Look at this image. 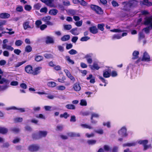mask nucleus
I'll return each instance as SVG.
<instances>
[{"label":"nucleus","mask_w":152,"mask_h":152,"mask_svg":"<svg viewBox=\"0 0 152 152\" xmlns=\"http://www.w3.org/2000/svg\"><path fill=\"white\" fill-rule=\"evenodd\" d=\"M144 24L145 25L150 24V26L143 29V30L146 33H149L151 28H152V18H145Z\"/></svg>","instance_id":"1"},{"label":"nucleus","mask_w":152,"mask_h":152,"mask_svg":"<svg viewBox=\"0 0 152 152\" xmlns=\"http://www.w3.org/2000/svg\"><path fill=\"white\" fill-rule=\"evenodd\" d=\"M48 133L47 131H40L39 132L38 134H33L32 135V137L34 139H39L42 137H46Z\"/></svg>","instance_id":"2"},{"label":"nucleus","mask_w":152,"mask_h":152,"mask_svg":"<svg viewBox=\"0 0 152 152\" xmlns=\"http://www.w3.org/2000/svg\"><path fill=\"white\" fill-rule=\"evenodd\" d=\"M134 1H125L122 3L123 8L122 9L124 10H129L131 7Z\"/></svg>","instance_id":"3"},{"label":"nucleus","mask_w":152,"mask_h":152,"mask_svg":"<svg viewBox=\"0 0 152 152\" xmlns=\"http://www.w3.org/2000/svg\"><path fill=\"white\" fill-rule=\"evenodd\" d=\"M39 148L37 145L33 144L29 145L28 147V150L30 151L34 152L38 151Z\"/></svg>","instance_id":"4"},{"label":"nucleus","mask_w":152,"mask_h":152,"mask_svg":"<svg viewBox=\"0 0 152 152\" xmlns=\"http://www.w3.org/2000/svg\"><path fill=\"white\" fill-rule=\"evenodd\" d=\"M51 19V17L49 16H47L42 18V20L45 22L46 24L48 25L52 26L53 25V23L50 21Z\"/></svg>","instance_id":"5"},{"label":"nucleus","mask_w":152,"mask_h":152,"mask_svg":"<svg viewBox=\"0 0 152 152\" xmlns=\"http://www.w3.org/2000/svg\"><path fill=\"white\" fill-rule=\"evenodd\" d=\"M93 56L92 53H89L86 55L85 58L86 59L87 62L88 64H91L92 62V57Z\"/></svg>","instance_id":"6"},{"label":"nucleus","mask_w":152,"mask_h":152,"mask_svg":"<svg viewBox=\"0 0 152 152\" xmlns=\"http://www.w3.org/2000/svg\"><path fill=\"white\" fill-rule=\"evenodd\" d=\"M126 132V129L125 127H124L119 131L118 133L119 135L122 136L126 137L127 135Z\"/></svg>","instance_id":"7"},{"label":"nucleus","mask_w":152,"mask_h":152,"mask_svg":"<svg viewBox=\"0 0 152 152\" xmlns=\"http://www.w3.org/2000/svg\"><path fill=\"white\" fill-rule=\"evenodd\" d=\"M6 109L7 110H18L20 111V112L21 113L25 111V109L24 108H18L15 106H12L9 107L7 108Z\"/></svg>","instance_id":"8"},{"label":"nucleus","mask_w":152,"mask_h":152,"mask_svg":"<svg viewBox=\"0 0 152 152\" xmlns=\"http://www.w3.org/2000/svg\"><path fill=\"white\" fill-rule=\"evenodd\" d=\"M25 71L28 74H32L33 71L32 67L30 65H27L25 68Z\"/></svg>","instance_id":"9"},{"label":"nucleus","mask_w":152,"mask_h":152,"mask_svg":"<svg viewBox=\"0 0 152 152\" xmlns=\"http://www.w3.org/2000/svg\"><path fill=\"white\" fill-rule=\"evenodd\" d=\"M150 57L148 53L146 52L143 53V57L142 60L145 61H150Z\"/></svg>","instance_id":"10"},{"label":"nucleus","mask_w":152,"mask_h":152,"mask_svg":"<svg viewBox=\"0 0 152 152\" xmlns=\"http://www.w3.org/2000/svg\"><path fill=\"white\" fill-rule=\"evenodd\" d=\"M90 32L94 34H96L98 32V29L96 26L91 27L89 28Z\"/></svg>","instance_id":"11"},{"label":"nucleus","mask_w":152,"mask_h":152,"mask_svg":"<svg viewBox=\"0 0 152 152\" xmlns=\"http://www.w3.org/2000/svg\"><path fill=\"white\" fill-rule=\"evenodd\" d=\"M45 42L47 44H53L54 43V41L52 37L47 36L46 38Z\"/></svg>","instance_id":"12"},{"label":"nucleus","mask_w":152,"mask_h":152,"mask_svg":"<svg viewBox=\"0 0 152 152\" xmlns=\"http://www.w3.org/2000/svg\"><path fill=\"white\" fill-rule=\"evenodd\" d=\"M42 69V67L40 66L37 67L35 69L34 71L33 70L31 74L35 75L39 74L40 73V71L39 70Z\"/></svg>","instance_id":"13"},{"label":"nucleus","mask_w":152,"mask_h":152,"mask_svg":"<svg viewBox=\"0 0 152 152\" xmlns=\"http://www.w3.org/2000/svg\"><path fill=\"white\" fill-rule=\"evenodd\" d=\"M29 21H26L23 22V26L24 30H26L28 28H31V26L29 25Z\"/></svg>","instance_id":"14"},{"label":"nucleus","mask_w":152,"mask_h":152,"mask_svg":"<svg viewBox=\"0 0 152 152\" xmlns=\"http://www.w3.org/2000/svg\"><path fill=\"white\" fill-rule=\"evenodd\" d=\"M10 16V14L7 13H2L0 14V18L2 19L8 18Z\"/></svg>","instance_id":"15"},{"label":"nucleus","mask_w":152,"mask_h":152,"mask_svg":"<svg viewBox=\"0 0 152 152\" xmlns=\"http://www.w3.org/2000/svg\"><path fill=\"white\" fill-rule=\"evenodd\" d=\"M68 135L72 137H80V134L79 133L71 132L68 133Z\"/></svg>","instance_id":"16"},{"label":"nucleus","mask_w":152,"mask_h":152,"mask_svg":"<svg viewBox=\"0 0 152 152\" xmlns=\"http://www.w3.org/2000/svg\"><path fill=\"white\" fill-rule=\"evenodd\" d=\"M73 88L76 91H79L81 89L79 83H76L73 85Z\"/></svg>","instance_id":"17"},{"label":"nucleus","mask_w":152,"mask_h":152,"mask_svg":"<svg viewBox=\"0 0 152 152\" xmlns=\"http://www.w3.org/2000/svg\"><path fill=\"white\" fill-rule=\"evenodd\" d=\"M2 48L3 49H6L11 51H12L14 50V48L11 46L7 45H3Z\"/></svg>","instance_id":"18"},{"label":"nucleus","mask_w":152,"mask_h":152,"mask_svg":"<svg viewBox=\"0 0 152 152\" xmlns=\"http://www.w3.org/2000/svg\"><path fill=\"white\" fill-rule=\"evenodd\" d=\"M90 67L92 69H96V70H98L100 68L98 64L95 62L93 63L92 65H90Z\"/></svg>","instance_id":"19"},{"label":"nucleus","mask_w":152,"mask_h":152,"mask_svg":"<svg viewBox=\"0 0 152 152\" xmlns=\"http://www.w3.org/2000/svg\"><path fill=\"white\" fill-rule=\"evenodd\" d=\"M58 12V11L57 10L55 9H53L50 10L49 11V13L51 15H55L57 14Z\"/></svg>","instance_id":"20"},{"label":"nucleus","mask_w":152,"mask_h":152,"mask_svg":"<svg viewBox=\"0 0 152 152\" xmlns=\"http://www.w3.org/2000/svg\"><path fill=\"white\" fill-rule=\"evenodd\" d=\"M70 32L73 35H76L79 34V33L77 31V28H72L70 31Z\"/></svg>","instance_id":"21"},{"label":"nucleus","mask_w":152,"mask_h":152,"mask_svg":"<svg viewBox=\"0 0 152 152\" xmlns=\"http://www.w3.org/2000/svg\"><path fill=\"white\" fill-rule=\"evenodd\" d=\"M70 38L69 35H66L64 36L61 38V40L62 41H65L68 40Z\"/></svg>","instance_id":"22"},{"label":"nucleus","mask_w":152,"mask_h":152,"mask_svg":"<svg viewBox=\"0 0 152 152\" xmlns=\"http://www.w3.org/2000/svg\"><path fill=\"white\" fill-rule=\"evenodd\" d=\"M80 126L83 128L91 129L93 128V127L91 125L87 124H80Z\"/></svg>","instance_id":"23"},{"label":"nucleus","mask_w":152,"mask_h":152,"mask_svg":"<svg viewBox=\"0 0 152 152\" xmlns=\"http://www.w3.org/2000/svg\"><path fill=\"white\" fill-rule=\"evenodd\" d=\"M8 132L7 129L2 127H0V133L2 134H5Z\"/></svg>","instance_id":"24"},{"label":"nucleus","mask_w":152,"mask_h":152,"mask_svg":"<svg viewBox=\"0 0 152 152\" xmlns=\"http://www.w3.org/2000/svg\"><path fill=\"white\" fill-rule=\"evenodd\" d=\"M139 52L138 51H134L132 53L133 57L132 58L133 59H137L138 57V55L139 54Z\"/></svg>","instance_id":"25"},{"label":"nucleus","mask_w":152,"mask_h":152,"mask_svg":"<svg viewBox=\"0 0 152 152\" xmlns=\"http://www.w3.org/2000/svg\"><path fill=\"white\" fill-rule=\"evenodd\" d=\"M121 38V35L120 34H115L112 37V39L113 40L119 39Z\"/></svg>","instance_id":"26"},{"label":"nucleus","mask_w":152,"mask_h":152,"mask_svg":"<svg viewBox=\"0 0 152 152\" xmlns=\"http://www.w3.org/2000/svg\"><path fill=\"white\" fill-rule=\"evenodd\" d=\"M65 107L68 109L70 110H74L75 108V106L72 104H68L66 105Z\"/></svg>","instance_id":"27"},{"label":"nucleus","mask_w":152,"mask_h":152,"mask_svg":"<svg viewBox=\"0 0 152 152\" xmlns=\"http://www.w3.org/2000/svg\"><path fill=\"white\" fill-rule=\"evenodd\" d=\"M48 86L50 87H54L56 86V83L54 82H50L47 83Z\"/></svg>","instance_id":"28"},{"label":"nucleus","mask_w":152,"mask_h":152,"mask_svg":"<svg viewBox=\"0 0 152 152\" xmlns=\"http://www.w3.org/2000/svg\"><path fill=\"white\" fill-rule=\"evenodd\" d=\"M96 142V140H90L87 141V143L89 145H94L95 144Z\"/></svg>","instance_id":"29"},{"label":"nucleus","mask_w":152,"mask_h":152,"mask_svg":"<svg viewBox=\"0 0 152 152\" xmlns=\"http://www.w3.org/2000/svg\"><path fill=\"white\" fill-rule=\"evenodd\" d=\"M143 4L148 6H149L152 5L151 2L148 1V0H143Z\"/></svg>","instance_id":"30"},{"label":"nucleus","mask_w":152,"mask_h":152,"mask_svg":"<svg viewBox=\"0 0 152 152\" xmlns=\"http://www.w3.org/2000/svg\"><path fill=\"white\" fill-rule=\"evenodd\" d=\"M43 59V57L41 56H37L35 57V60L38 62L40 61Z\"/></svg>","instance_id":"31"},{"label":"nucleus","mask_w":152,"mask_h":152,"mask_svg":"<svg viewBox=\"0 0 152 152\" xmlns=\"http://www.w3.org/2000/svg\"><path fill=\"white\" fill-rule=\"evenodd\" d=\"M26 61H25L21 62H18L17 64L15 65V66L16 68L19 67L20 66L25 63Z\"/></svg>","instance_id":"32"},{"label":"nucleus","mask_w":152,"mask_h":152,"mask_svg":"<svg viewBox=\"0 0 152 152\" xmlns=\"http://www.w3.org/2000/svg\"><path fill=\"white\" fill-rule=\"evenodd\" d=\"M136 144V143L134 142L130 143H127L126 144H124L123 145V146L124 147L125 146H133L135 145Z\"/></svg>","instance_id":"33"},{"label":"nucleus","mask_w":152,"mask_h":152,"mask_svg":"<svg viewBox=\"0 0 152 152\" xmlns=\"http://www.w3.org/2000/svg\"><path fill=\"white\" fill-rule=\"evenodd\" d=\"M148 143V141L147 140H140L138 141V143L140 144H142L143 146L146 145Z\"/></svg>","instance_id":"34"},{"label":"nucleus","mask_w":152,"mask_h":152,"mask_svg":"<svg viewBox=\"0 0 152 152\" xmlns=\"http://www.w3.org/2000/svg\"><path fill=\"white\" fill-rule=\"evenodd\" d=\"M32 49V48L30 45H27L25 48V50L26 52L29 53L31 51Z\"/></svg>","instance_id":"35"},{"label":"nucleus","mask_w":152,"mask_h":152,"mask_svg":"<svg viewBox=\"0 0 152 152\" xmlns=\"http://www.w3.org/2000/svg\"><path fill=\"white\" fill-rule=\"evenodd\" d=\"M66 59L69 62V63H71L72 64H74V62L70 58V57L68 56L66 57Z\"/></svg>","instance_id":"36"},{"label":"nucleus","mask_w":152,"mask_h":152,"mask_svg":"<svg viewBox=\"0 0 152 152\" xmlns=\"http://www.w3.org/2000/svg\"><path fill=\"white\" fill-rule=\"evenodd\" d=\"M95 11L96 13L99 14H102L103 13L102 9L99 7L98 8L96 9Z\"/></svg>","instance_id":"37"},{"label":"nucleus","mask_w":152,"mask_h":152,"mask_svg":"<svg viewBox=\"0 0 152 152\" xmlns=\"http://www.w3.org/2000/svg\"><path fill=\"white\" fill-rule=\"evenodd\" d=\"M69 116V115H68L67 113L65 112L63 114H61L60 115V117L61 118H64L65 119L67 118Z\"/></svg>","instance_id":"38"},{"label":"nucleus","mask_w":152,"mask_h":152,"mask_svg":"<svg viewBox=\"0 0 152 152\" xmlns=\"http://www.w3.org/2000/svg\"><path fill=\"white\" fill-rule=\"evenodd\" d=\"M23 43V42L21 40H16L15 42V44L17 46H20Z\"/></svg>","instance_id":"39"},{"label":"nucleus","mask_w":152,"mask_h":152,"mask_svg":"<svg viewBox=\"0 0 152 152\" xmlns=\"http://www.w3.org/2000/svg\"><path fill=\"white\" fill-rule=\"evenodd\" d=\"M80 104L81 106H86L87 104V102L85 99H81L80 100Z\"/></svg>","instance_id":"40"},{"label":"nucleus","mask_w":152,"mask_h":152,"mask_svg":"<svg viewBox=\"0 0 152 152\" xmlns=\"http://www.w3.org/2000/svg\"><path fill=\"white\" fill-rule=\"evenodd\" d=\"M56 88L57 90L63 91L66 88L64 86H59L56 87Z\"/></svg>","instance_id":"41"},{"label":"nucleus","mask_w":152,"mask_h":152,"mask_svg":"<svg viewBox=\"0 0 152 152\" xmlns=\"http://www.w3.org/2000/svg\"><path fill=\"white\" fill-rule=\"evenodd\" d=\"M104 24H98L97 26L98 28L100 30L102 31H103L104 30Z\"/></svg>","instance_id":"42"},{"label":"nucleus","mask_w":152,"mask_h":152,"mask_svg":"<svg viewBox=\"0 0 152 152\" xmlns=\"http://www.w3.org/2000/svg\"><path fill=\"white\" fill-rule=\"evenodd\" d=\"M76 11L75 10H69L68 13L69 15H75L76 13Z\"/></svg>","instance_id":"43"},{"label":"nucleus","mask_w":152,"mask_h":152,"mask_svg":"<svg viewBox=\"0 0 152 152\" xmlns=\"http://www.w3.org/2000/svg\"><path fill=\"white\" fill-rule=\"evenodd\" d=\"M69 53L70 55H73L76 54L77 52L75 50L72 49L68 52Z\"/></svg>","instance_id":"44"},{"label":"nucleus","mask_w":152,"mask_h":152,"mask_svg":"<svg viewBox=\"0 0 152 152\" xmlns=\"http://www.w3.org/2000/svg\"><path fill=\"white\" fill-rule=\"evenodd\" d=\"M90 39V37L88 36H84L82 37L80 40L81 41L83 42V41H86L88 40L89 39Z\"/></svg>","instance_id":"45"},{"label":"nucleus","mask_w":152,"mask_h":152,"mask_svg":"<svg viewBox=\"0 0 152 152\" xmlns=\"http://www.w3.org/2000/svg\"><path fill=\"white\" fill-rule=\"evenodd\" d=\"M72 26L70 24L66 25L64 26V28L65 30H69L72 28Z\"/></svg>","instance_id":"46"},{"label":"nucleus","mask_w":152,"mask_h":152,"mask_svg":"<svg viewBox=\"0 0 152 152\" xmlns=\"http://www.w3.org/2000/svg\"><path fill=\"white\" fill-rule=\"evenodd\" d=\"M35 24L36 27L38 28L39 27V26L42 24V22L40 20H37L35 22Z\"/></svg>","instance_id":"47"},{"label":"nucleus","mask_w":152,"mask_h":152,"mask_svg":"<svg viewBox=\"0 0 152 152\" xmlns=\"http://www.w3.org/2000/svg\"><path fill=\"white\" fill-rule=\"evenodd\" d=\"M11 131L14 133H18L19 132V129L16 127H14L11 129Z\"/></svg>","instance_id":"48"},{"label":"nucleus","mask_w":152,"mask_h":152,"mask_svg":"<svg viewBox=\"0 0 152 152\" xmlns=\"http://www.w3.org/2000/svg\"><path fill=\"white\" fill-rule=\"evenodd\" d=\"M110 74L107 71H105L104 72L103 74V76L104 77L107 78L110 77Z\"/></svg>","instance_id":"49"},{"label":"nucleus","mask_w":152,"mask_h":152,"mask_svg":"<svg viewBox=\"0 0 152 152\" xmlns=\"http://www.w3.org/2000/svg\"><path fill=\"white\" fill-rule=\"evenodd\" d=\"M78 3H79L81 5L86 6L87 4V3L84 0H77Z\"/></svg>","instance_id":"50"},{"label":"nucleus","mask_w":152,"mask_h":152,"mask_svg":"<svg viewBox=\"0 0 152 152\" xmlns=\"http://www.w3.org/2000/svg\"><path fill=\"white\" fill-rule=\"evenodd\" d=\"M78 3H79L81 5L86 6L87 4V3L84 0H77Z\"/></svg>","instance_id":"51"},{"label":"nucleus","mask_w":152,"mask_h":152,"mask_svg":"<svg viewBox=\"0 0 152 152\" xmlns=\"http://www.w3.org/2000/svg\"><path fill=\"white\" fill-rule=\"evenodd\" d=\"M83 23V21L82 20H81L80 21H77V22H76L75 23V25L78 27H80L81 26Z\"/></svg>","instance_id":"52"},{"label":"nucleus","mask_w":152,"mask_h":152,"mask_svg":"<svg viewBox=\"0 0 152 152\" xmlns=\"http://www.w3.org/2000/svg\"><path fill=\"white\" fill-rule=\"evenodd\" d=\"M63 126L62 125H58L56 126V130L58 131H61L62 130Z\"/></svg>","instance_id":"53"},{"label":"nucleus","mask_w":152,"mask_h":152,"mask_svg":"<svg viewBox=\"0 0 152 152\" xmlns=\"http://www.w3.org/2000/svg\"><path fill=\"white\" fill-rule=\"evenodd\" d=\"M16 10L18 12H21L23 11V8L22 6H19L16 8Z\"/></svg>","instance_id":"54"},{"label":"nucleus","mask_w":152,"mask_h":152,"mask_svg":"<svg viewBox=\"0 0 152 152\" xmlns=\"http://www.w3.org/2000/svg\"><path fill=\"white\" fill-rule=\"evenodd\" d=\"M31 9V6L29 5H26L25 6V9L27 11H29Z\"/></svg>","instance_id":"55"},{"label":"nucleus","mask_w":152,"mask_h":152,"mask_svg":"<svg viewBox=\"0 0 152 152\" xmlns=\"http://www.w3.org/2000/svg\"><path fill=\"white\" fill-rule=\"evenodd\" d=\"M54 0H48V3L47 5L50 7H53V5L52 4V2Z\"/></svg>","instance_id":"56"},{"label":"nucleus","mask_w":152,"mask_h":152,"mask_svg":"<svg viewBox=\"0 0 152 152\" xmlns=\"http://www.w3.org/2000/svg\"><path fill=\"white\" fill-rule=\"evenodd\" d=\"M91 8L92 10L95 11L96 9L99 8V6L97 5L92 4L91 5Z\"/></svg>","instance_id":"57"},{"label":"nucleus","mask_w":152,"mask_h":152,"mask_svg":"<svg viewBox=\"0 0 152 152\" xmlns=\"http://www.w3.org/2000/svg\"><path fill=\"white\" fill-rule=\"evenodd\" d=\"M47 9L46 7H45L42 8L40 10V11L41 12H44L46 13L47 12Z\"/></svg>","instance_id":"58"},{"label":"nucleus","mask_w":152,"mask_h":152,"mask_svg":"<svg viewBox=\"0 0 152 152\" xmlns=\"http://www.w3.org/2000/svg\"><path fill=\"white\" fill-rule=\"evenodd\" d=\"M112 4L113 6L114 7H118L119 6V4L118 3L115 1H112Z\"/></svg>","instance_id":"59"},{"label":"nucleus","mask_w":152,"mask_h":152,"mask_svg":"<svg viewBox=\"0 0 152 152\" xmlns=\"http://www.w3.org/2000/svg\"><path fill=\"white\" fill-rule=\"evenodd\" d=\"M78 39V37L77 36L73 37L72 39V41L73 43H75Z\"/></svg>","instance_id":"60"},{"label":"nucleus","mask_w":152,"mask_h":152,"mask_svg":"<svg viewBox=\"0 0 152 152\" xmlns=\"http://www.w3.org/2000/svg\"><path fill=\"white\" fill-rule=\"evenodd\" d=\"M23 121V118H17L15 119V122H21Z\"/></svg>","instance_id":"61"},{"label":"nucleus","mask_w":152,"mask_h":152,"mask_svg":"<svg viewBox=\"0 0 152 152\" xmlns=\"http://www.w3.org/2000/svg\"><path fill=\"white\" fill-rule=\"evenodd\" d=\"M64 71L68 77H69L71 75L70 72L67 69H64Z\"/></svg>","instance_id":"62"},{"label":"nucleus","mask_w":152,"mask_h":152,"mask_svg":"<svg viewBox=\"0 0 152 152\" xmlns=\"http://www.w3.org/2000/svg\"><path fill=\"white\" fill-rule=\"evenodd\" d=\"M58 50L59 51H60L61 52H63L64 51V48L61 45H58Z\"/></svg>","instance_id":"63"},{"label":"nucleus","mask_w":152,"mask_h":152,"mask_svg":"<svg viewBox=\"0 0 152 152\" xmlns=\"http://www.w3.org/2000/svg\"><path fill=\"white\" fill-rule=\"evenodd\" d=\"M3 55L6 57H8L9 56V53L7 50H5L3 52Z\"/></svg>","instance_id":"64"}]
</instances>
